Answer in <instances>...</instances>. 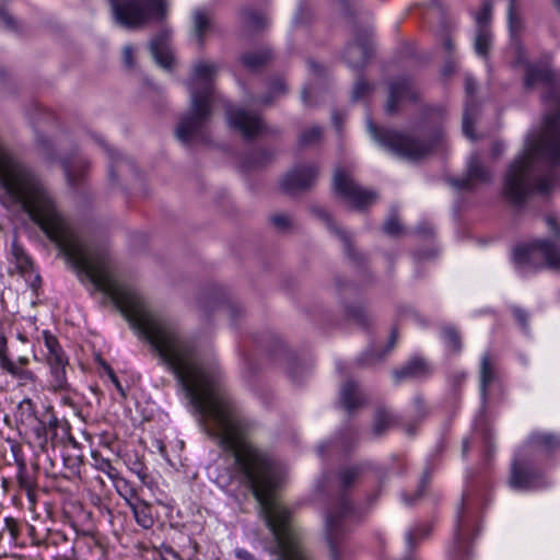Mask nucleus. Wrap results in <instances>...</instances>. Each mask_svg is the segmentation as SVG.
<instances>
[{
	"label": "nucleus",
	"mask_w": 560,
	"mask_h": 560,
	"mask_svg": "<svg viewBox=\"0 0 560 560\" xmlns=\"http://www.w3.org/2000/svg\"><path fill=\"white\" fill-rule=\"evenodd\" d=\"M537 83H542L548 89L544 95L547 106L545 128L540 135L528 139L523 154L510 164L504 175L503 195L514 206L525 203L534 191H549L550 177L537 174L540 162L560 164V91L555 73L548 66H527L526 88H533Z\"/></svg>",
	"instance_id": "obj_1"
},
{
	"label": "nucleus",
	"mask_w": 560,
	"mask_h": 560,
	"mask_svg": "<svg viewBox=\"0 0 560 560\" xmlns=\"http://www.w3.org/2000/svg\"><path fill=\"white\" fill-rule=\"evenodd\" d=\"M243 480L259 503L260 514L271 530L276 546L272 553L277 560H310L291 524V513L282 505L276 491L281 487L285 474H242Z\"/></svg>",
	"instance_id": "obj_2"
},
{
	"label": "nucleus",
	"mask_w": 560,
	"mask_h": 560,
	"mask_svg": "<svg viewBox=\"0 0 560 560\" xmlns=\"http://www.w3.org/2000/svg\"><path fill=\"white\" fill-rule=\"evenodd\" d=\"M436 120L429 130L423 127L424 137L419 138L408 132L380 128L369 118L368 130L373 139L397 156L409 162H419L427 159L431 152L442 143L444 130L441 124L442 112H435Z\"/></svg>",
	"instance_id": "obj_3"
},
{
	"label": "nucleus",
	"mask_w": 560,
	"mask_h": 560,
	"mask_svg": "<svg viewBox=\"0 0 560 560\" xmlns=\"http://www.w3.org/2000/svg\"><path fill=\"white\" fill-rule=\"evenodd\" d=\"M113 20L127 30H139L166 15L165 0H108Z\"/></svg>",
	"instance_id": "obj_4"
},
{
	"label": "nucleus",
	"mask_w": 560,
	"mask_h": 560,
	"mask_svg": "<svg viewBox=\"0 0 560 560\" xmlns=\"http://www.w3.org/2000/svg\"><path fill=\"white\" fill-rule=\"evenodd\" d=\"M211 103L205 95L192 93L189 110L179 118L175 128L176 137L182 142L189 144L195 140L207 139L206 127L212 114Z\"/></svg>",
	"instance_id": "obj_5"
},
{
	"label": "nucleus",
	"mask_w": 560,
	"mask_h": 560,
	"mask_svg": "<svg viewBox=\"0 0 560 560\" xmlns=\"http://www.w3.org/2000/svg\"><path fill=\"white\" fill-rule=\"evenodd\" d=\"M332 188L337 196L357 210H364L377 199V194L374 190L362 187L353 178L351 172L343 167L335 170Z\"/></svg>",
	"instance_id": "obj_6"
},
{
	"label": "nucleus",
	"mask_w": 560,
	"mask_h": 560,
	"mask_svg": "<svg viewBox=\"0 0 560 560\" xmlns=\"http://www.w3.org/2000/svg\"><path fill=\"white\" fill-rule=\"evenodd\" d=\"M332 188L337 196L357 210H364L377 199V194L374 190L362 187L353 178L351 172L343 167L335 170Z\"/></svg>",
	"instance_id": "obj_7"
},
{
	"label": "nucleus",
	"mask_w": 560,
	"mask_h": 560,
	"mask_svg": "<svg viewBox=\"0 0 560 560\" xmlns=\"http://www.w3.org/2000/svg\"><path fill=\"white\" fill-rule=\"evenodd\" d=\"M45 347L47 348L46 360L51 371V388L55 392L69 390L70 385L66 376L68 359L65 355L57 338L49 331H43Z\"/></svg>",
	"instance_id": "obj_8"
},
{
	"label": "nucleus",
	"mask_w": 560,
	"mask_h": 560,
	"mask_svg": "<svg viewBox=\"0 0 560 560\" xmlns=\"http://www.w3.org/2000/svg\"><path fill=\"white\" fill-rule=\"evenodd\" d=\"M537 252L544 255L549 268L560 271V248L555 241L538 240L517 246L514 250V262L517 266L530 264Z\"/></svg>",
	"instance_id": "obj_9"
},
{
	"label": "nucleus",
	"mask_w": 560,
	"mask_h": 560,
	"mask_svg": "<svg viewBox=\"0 0 560 560\" xmlns=\"http://www.w3.org/2000/svg\"><path fill=\"white\" fill-rule=\"evenodd\" d=\"M229 124L238 130L243 138L253 140L262 133H276L277 130L269 129L259 115L244 108L226 106Z\"/></svg>",
	"instance_id": "obj_10"
},
{
	"label": "nucleus",
	"mask_w": 560,
	"mask_h": 560,
	"mask_svg": "<svg viewBox=\"0 0 560 560\" xmlns=\"http://www.w3.org/2000/svg\"><path fill=\"white\" fill-rule=\"evenodd\" d=\"M352 510L350 500L341 497L338 511L329 512L326 520V539L330 549L331 560H339V548L345 536V528L341 520Z\"/></svg>",
	"instance_id": "obj_11"
},
{
	"label": "nucleus",
	"mask_w": 560,
	"mask_h": 560,
	"mask_svg": "<svg viewBox=\"0 0 560 560\" xmlns=\"http://www.w3.org/2000/svg\"><path fill=\"white\" fill-rule=\"evenodd\" d=\"M491 171L483 164L480 154L476 152L468 159L465 176L454 178L451 183L459 190L471 191L480 185L491 183Z\"/></svg>",
	"instance_id": "obj_12"
},
{
	"label": "nucleus",
	"mask_w": 560,
	"mask_h": 560,
	"mask_svg": "<svg viewBox=\"0 0 560 560\" xmlns=\"http://www.w3.org/2000/svg\"><path fill=\"white\" fill-rule=\"evenodd\" d=\"M318 166L314 163L295 166L281 180V188L290 194L311 188L317 178Z\"/></svg>",
	"instance_id": "obj_13"
},
{
	"label": "nucleus",
	"mask_w": 560,
	"mask_h": 560,
	"mask_svg": "<svg viewBox=\"0 0 560 560\" xmlns=\"http://www.w3.org/2000/svg\"><path fill=\"white\" fill-rule=\"evenodd\" d=\"M312 212L322 221H324L327 228L339 237L342 242L347 256L355 264L362 265L365 261L364 255L355 247L351 235L338 226L334 220L331 214L324 208L319 206L312 207Z\"/></svg>",
	"instance_id": "obj_14"
},
{
	"label": "nucleus",
	"mask_w": 560,
	"mask_h": 560,
	"mask_svg": "<svg viewBox=\"0 0 560 560\" xmlns=\"http://www.w3.org/2000/svg\"><path fill=\"white\" fill-rule=\"evenodd\" d=\"M419 97V91L409 79H398L392 81L388 85V97L385 105V112L394 115L398 106L404 101L416 102Z\"/></svg>",
	"instance_id": "obj_15"
},
{
	"label": "nucleus",
	"mask_w": 560,
	"mask_h": 560,
	"mask_svg": "<svg viewBox=\"0 0 560 560\" xmlns=\"http://www.w3.org/2000/svg\"><path fill=\"white\" fill-rule=\"evenodd\" d=\"M218 72L214 63L198 62L194 68V77L190 83V96L194 92L205 95L207 101H213V81Z\"/></svg>",
	"instance_id": "obj_16"
},
{
	"label": "nucleus",
	"mask_w": 560,
	"mask_h": 560,
	"mask_svg": "<svg viewBox=\"0 0 560 560\" xmlns=\"http://www.w3.org/2000/svg\"><path fill=\"white\" fill-rule=\"evenodd\" d=\"M372 54L370 33L368 30H358L355 40L349 44L345 50V59L352 68L363 67Z\"/></svg>",
	"instance_id": "obj_17"
},
{
	"label": "nucleus",
	"mask_w": 560,
	"mask_h": 560,
	"mask_svg": "<svg viewBox=\"0 0 560 560\" xmlns=\"http://www.w3.org/2000/svg\"><path fill=\"white\" fill-rule=\"evenodd\" d=\"M510 485L515 489L527 490L542 486V475L534 469L526 468L514 462L512 465V474Z\"/></svg>",
	"instance_id": "obj_18"
},
{
	"label": "nucleus",
	"mask_w": 560,
	"mask_h": 560,
	"mask_svg": "<svg viewBox=\"0 0 560 560\" xmlns=\"http://www.w3.org/2000/svg\"><path fill=\"white\" fill-rule=\"evenodd\" d=\"M465 90L468 96L466 101L464 115H463V132L466 137L471 140H476L477 137L474 133V124L478 113V105L474 100V94L476 92V84L471 78H466L465 81Z\"/></svg>",
	"instance_id": "obj_19"
},
{
	"label": "nucleus",
	"mask_w": 560,
	"mask_h": 560,
	"mask_svg": "<svg viewBox=\"0 0 560 560\" xmlns=\"http://www.w3.org/2000/svg\"><path fill=\"white\" fill-rule=\"evenodd\" d=\"M170 34L162 31L150 42V50L155 61L164 69L170 70L173 63V56L168 49Z\"/></svg>",
	"instance_id": "obj_20"
},
{
	"label": "nucleus",
	"mask_w": 560,
	"mask_h": 560,
	"mask_svg": "<svg viewBox=\"0 0 560 560\" xmlns=\"http://www.w3.org/2000/svg\"><path fill=\"white\" fill-rule=\"evenodd\" d=\"M241 16L243 33L248 36L267 27V18L261 11L245 8L241 11Z\"/></svg>",
	"instance_id": "obj_21"
},
{
	"label": "nucleus",
	"mask_w": 560,
	"mask_h": 560,
	"mask_svg": "<svg viewBox=\"0 0 560 560\" xmlns=\"http://www.w3.org/2000/svg\"><path fill=\"white\" fill-rule=\"evenodd\" d=\"M340 401L342 407L352 413L355 409L360 408L365 404L362 394L359 390V386L353 381L346 382L340 392Z\"/></svg>",
	"instance_id": "obj_22"
},
{
	"label": "nucleus",
	"mask_w": 560,
	"mask_h": 560,
	"mask_svg": "<svg viewBox=\"0 0 560 560\" xmlns=\"http://www.w3.org/2000/svg\"><path fill=\"white\" fill-rule=\"evenodd\" d=\"M429 368L424 360L416 358L410 360L406 365L394 372L396 381L406 378L422 377L429 374Z\"/></svg>",
	"instance_id": "obj_23"
},
{
	"label": "nucleus",
	"mask_w": 560,
	"mask_h": 560,
	"mask_svg": "<svg viewBox=\"0 0 560 560\" xmlns=\"http://www.w3.org/2000/svg\"><path fill=\"white\" fill-rule=\"evenodd\" d=\"M398 425L397 417L385 407H377L373 418V432L380 436L390 428Z\"/></svg>",
	"instance_id": "obj_24"
},
{
	"label": "nucleus",
	"mask_w": 560,
	"mask_h": 560,
	"mask_svg": "<svg viewBox=\"0 0 560 560\" xmlns=\"http://www.w3.org/2000/svg\"><path fill=\"white\" fill-rule=\"evenodd\" d=\"M272 59L269 49L264 48L258 51H248L241 56V61L247 69L255 71L267 65Z\"/></svg>",
	"instance_id": "obj_25"
},
{
	"label": "nucleus",
	"mask_w": 560,
	"mask_h": 560,
	"mask_svg": "<svg viewBox=\"0 0 560 560\" xmlns=\"http://www.w3.org/2000/svg\"><path fill=\"white\" fill-rule=\"evenodd\" d=\"M37 419L35 407L33 401L30 398L22 400L16 410V420L19 429H28V425L33 424V422Z\"/></svg>",
	"instance_id": "obj_26"
},
{
	"label": "nucleus",
	"mask_w": 560,
	"mask_h": 560,
	"mask_svg": "<svg viewBox=\"0 0 560 560\" xmlns=\"http://www.w3.org/2000/svg\"><path fill=\"white\" fill-rule=\"evenodd\" d=\"M212 19L210 14L205 11L198 10L194 14L195 34L200 46H203L205 37L208 31L211 30Z\"/></svg>",
	"instance_id": "obj_27"
},
{
	"label": "nucleus",
	"mask_w": 560,
	"mask_h": 560,
	"mask_svg": "<svg viewBox=\"0 0 560 560\" xmlns=\"http://www.w3.org/2000/svg\"><path fill=\"white\" fill-rule=\"evenodd\" d=\"M528 443L533 446H541L549 452L560 448V438L550 433H534L529 436Z\"/></svg>",
	"instance_id": "obj_28"
},
{
	"label": "nucleus",
	"mask_w": 560,
	"mask_h": 560,
	"mask_svg": "<svg viewBox=\"0 0 560 560\" xmlns=\"http://www.w3.org/2000/svg\"><path fill=\"white\" fill-rule=\"evenodd\" d=\"M34 438V443L42 450L46 451L49 434L47 433V427L45 419H36L33 424L28 425Z\"/></svg>",
	"instance_id": "obj_29"
},
{
	"label": "nucleus",
	"mask_w": 560,
	"mask_h": 560,
	"mask_svg": "<svg viewBox=\"0 0 560 560\" xmlns=\"http://www.w3.org/2000/svg\"><path fill=\"white\" fill-rule=\"evenodd\" d=\"M493 380L494 369L490 362L489 357L485 355L481 359L480 364V390L485 399L487 398L488 386L492 383Z\"/></svg>",
	"instance_id": "obj_30"
},
{
	"label": "nucleus",
	"mask_w": 560,
	"mask_h": 560,
	"mask_svg": "<svg viewBox=\"0 0 560 560\" xmlns=\"http://www.w3.org/2000/svg\"><path fill=\"white\" fill-rule=\"evenodd\" d=\"M491 46V32L490 27H477V35L475 39V50L478 55L486 57Z\"/></svg>",
	"instance_id": "obj_31"
},
{
	"label": "nucleus",
	"mask_w": 560,
	"mask_h": 560,
	"mask_svg": "<svg viewBox=\"0 0 560 560\" xmlns=\"http://www.w3.org/2000/svg\"><path fill=\"white\" fill-rule=\"evenodd\" d=\"M132 512L139 525L143 528H150L153 525V518L150 514V508L145 503L132 504Z\"/></svg>",
	"instance_id": "obj_32"
},
{
	"label": "nucleus",
	"mask_w": 560,
	"mask_h": 560,
	"mask_svg": "<svg viewBox=\"0 0 560 560\" xmlns=\"http://www.w3.org/2000/svg\"><path fill=\"white\" fill-rule=\"evenodd\" d=\"M322 139V129L317 126L304 129L299 137L300 147H312Z\"/></svg>",
	"instance_id": "obj_33"
},
{
	"label": "nucleus",
	"mask_w": 560,
	"mask_h": 560,
	"mask_svg": "<svg viewBox=\"0 0 560 560\" xmlns=\"http://www.w3.org/2000/svg\"><path fill=\"white\" fill-rule=\"evenodd\" d=\"M360 474H361V469L357 466L345 467V468L340 469L339 481H340L341 488L343 490H347L348 488L352 487L354 485V482L358 480Z\"/></svg>",
	"instance_id": "obj_34"
},
{
	"label": "nucleus",
	"mask_w": 560,
	"mask_h": 560,
	"mask_svg": "<svg viewBox=\"0 0 560 560\" xmlns=\"http://www.w3.org/2000/svg\"><path fill=\"white\" fill-rule=\"evenodd\" d=\"M287 93V85L283 79L276 78L270 82V92L262 98L265 105H270L275 97L284 95Z\"/></svg>",
	"instance_id": "obj_35"
},
{
	"label": "nucleus",
	"mask_w": 560,
	"mask_h": 560,
	"mask_svg": "<svg viewBox=\"0 0 560 560\" xmlns=\"http://www.w3.org/2000/svg\"><path fill=\"white\" fill-rule=\"evenodd\" d=\"M443 336L453 352L460 351L462 338L455 327H453V326L443 327Z\"/></svg>",
	"instance_id": "obj_36"
},
{
	"label": "nucleus",
	"mask_w": 560,
	"mask_h": 560,
	"mask_svg": "<svg viewBox=\"0 0 560 560\" xmlns=\"http://www.w3.org/2000/svg\"><path fill=\"white\" fill-rule=\"evenodd\" d=\"M346 311L348 317L353 319L357 324L364 327L370 325V316L362 306H349Z\"/></svg>",
	"instance_id": "obj_37"
},
{
	"label": "nucleus",
	"mask_w": 560,
	"mask_h": 560,
	"mask_svg": "<svg viewBox=\"0 0 560 560\" xmlns=\"http://www.w3.org/2000/svg\"><path fill=\"white\" fill-rule=\"evenodd\" d=\"M491 16L492 2L491 0H483L481 11L476 16L478 27H490Z\"/></svg>",
	"instance_id": "obj_38"
},
{
	"label": "nucleus",
	"mask_w": 560,
	"mask_h": 560,
	"mask_svg": "<svg viewBox=\"0 0 560 560\" xmlns=\"http://www.w3.org/2000/svg\"><path fill=\"white\" fill-rule=\"evenodd\" d=\"M2 369L12 374L13 376L20 378L24 383L27 381H34L32 372L25 370L22 366L16 365L13 361H10L9 364H5Z\"/></svg>",
	"instance_id": "obj_39"
},
{
	"label": "nucleus",
	"mask_w": 560,
	"mask_h": 560,
	"mask_svg": "<svg viewBox=\"0 0 560 560\" xmlns=\"http://www.w3.org/2000/svg\"><path fill=\"white\" fill-rule=\"evenodd\" d=\"M270 222L280 232H285L293 226V221L289 214L276 213L270 217Z\"/></svg>",
	"instance_id": "obj_40"
},
{
	"label": "nucleus",
	"mask_w": 560,
	"mask_h": 560,
	"mask_svg": "<svg viewBox=\"0 0 560 560\" xmlns=\"http://www.w3.org/2000/svg\"><path fill=\"white\" fill-rule=\"evenodd\" d=\"M384 232L389 236H400L404 232V228L399 222L396 214L390 215L384 223Z\"/></svg>",
	"instance_id": "obj_41"
},
{
	"label": "nucleus",
	"mask_w": 560,
	"mask_h": 560,
	"mask_svg": "<svg viewBox=\"0 0 560 560\" xmlns=\"http://www.w3.org/2000/svg\"><path fill=\"white\" fill-rule=\"evenodd\" d=\"M373 90V85L366 82L364 79L360 78L353 88L352 91V100L359 101L364 96L369 95Z\"/></svg>",
	"instance_id": "obj_42"
},
{
	"label": "nucleus",
	"mask_w": 560,
	"mask_h": 560,
	"mask_svg": "<svg viewBox=\"0 0 560 560\" xmlns=\"http://www.w3.org/2000/svg\"><path fill=\"white\" fill-rule=\"evenodd\" d=\"M63 170H65V173H66L69 184L71 186L79 185V183L83 176V165H80L77 171L68 162H63Z\"/></svg>",
	"instance_id": "obj_43"
},
{
	"label": "nucleus",
	"mask_w": 560,
	"mask_h": 560,
	"mask_svg": "<svg viewBox=\"0 0 560 560\" xmlns=\"http://www.w3.org/2000/svg\"><path fill=\"white\" fill-rule=\"evenodd\" d=\"M12 253L16 258V262L21 269H26L30 266V258L24 254L22 247H20L16 243L12 244Z\"/></svg>",
	"instance_id": "obj_44"
},
{
	"label": "nucleus",
	"mask_w": 560,
	"mask_h": 560,
	"mask_svg": "<svg viewBox=\"0 0 560 560\" xmlns=\"http://www.w3.org/2000/svg\"><path fill=\"white\" fill-rule=\"evenodd\" d=\"M43 419H45L47 433L50 434V439H54L57 435V428L59 424L58 419L55 415L47 412L44 415Z\"/></svg>",
	"instance_id": "obj_45"
},
{
	"label": "nucleus",
	"mask_w": 560,
	"mask_h": 560,
	"mask_svg": "<svg viewBox=\"0 0 560 560\" xmlns=\"http://www.w3.org/2000/svg\"><path fill=\"white\" fill-rule=\"evenodd\" d=\"M428 483H429V475L428 474H424V476L422 477L421 481H420V485H419V489L417 490V493L415 494V497L412 498H409V497H405V501L409 504L416 502L419 498H421L423 495V493L425 492V489L428 487Z\"/></svg>",
	"instance_id": "obj_46"
},
{
	"label": "nucleus",
	"mask_w": 560,
	"mask_h": 560,
	"mask_svg": "<svg viewBox=\"0 0 560 560\" xmlns=\"http://www.w3.org/2000/svg\"><path fill=\"white\" fill-rule=\"evenodd\" d=\"M313 20V13L310 9L301 8L294 19L296 25H306Z\"/></svg>",
	"instance_id": "obj_47"
},
{
	"label": "nucleus",
	"mask_w": 560,
	"mask_h": 560,
	"mask_svg": "<svg viewBox=\"0 0 560 560\" xmlns=\"http://www.w3.org/2000/svg\"><path fill=\"white\" fill-rule=\"evenodd\" d=\"M98 468L106 472L112 479H115L118 475L116 468L112 465L108 459H102L100 462Z\"/></svg>",
	"instance_id": "obj_48"
},
{
	"label": "nucleus",
	"mask_w": 560,
	"mask_h": 560,
	"mask_svg": "<svg viewBox=\"0 0 560 560\" xmlns=\"http://www.w3.org/2000/svg\"><path fill=\"white\" fill-rule=\"evenodd\" d=\"M5 528L10 533L12 539H16L20 533L18 522L14 518H5Z\"/></svg>",
	"instance_id": "obj_49"
},
{
	"label": "nucleus",
	"mask_w": 560,
	"mask_h": 560,
	"mask_svg": "<svg viewBox=\"0 0 560 560\" xmlns=\"http://www.w3.org/2000/svg\"><path fill=\"white\" fill-rule=\"evenodd\" d=\"M509 26L511 33L514 35L521 27V21L516 15L515 8H513V18H511V5H509Z\"/></svg>",
	"instance_id": "obj_50"
},
{
	"label": "nucleus",
	"mask_w": 560,
	"mask_h": 560,
	"mask_svg": "<svg viewBox=\"0 0 560 560\" xmlns=\"http://www.w3.org/2000/svg\"><path fill=\"white\" fill-rule=\"evenodd\" d=\"M11 360L7 357V338L0 336V366L3 368L9 364Z\"/></svg>",
	"instance_id": "obj_51"
},
{
	"label": "nucleus",
	"mask_w": 560,
	"mask_h": 560,
	"mask_svg": "<svg viewBox=\"0 0 560 560\" xmlns=\"http://www.w3.org/2000/svg\"><path fill=\"white\" fill-rule=\"evenodd\" d=\"M0 18L2 19L4 25L10 30L16 28V21L12 15H10L4 9L0 8Z\"/></svg>",
	"instance_id": "obj_52"
},
{
	"label": "nucleus",
	"mask_w": 560,
	"mask_h": 560,
	"mask_svg": "<svg viewBox=\"0 0 560 560\" xmlns=\"http://www.w3.org/2000/svg\"><path fill=\"white\" fill-rule=\"evenodd\" d=\"M38 145H39V149L42 150V152L47 156V159H52V154H51V150H52V147H51V142L46 139V138H38Z\"/></svg>",
	"instance_id": "obj_53"
},
{
	"label": "nucleus",
	"mask_w": 560,
	"mask_h": 560,
	"mask_svg": "<svg viewBox=\"0 0 560 560\" xmlns=\"http://www.w3.org/2000/svg\"><path fill=\"white\" fill-rule=\"evenodd\" d=\"M162 560H182L180 557L171 548L163 547V551L161 553Z\"/></svg>",
	"instance_id": "obj_54"
},
{
	"label": "nucleus",
	"mask_w": 560,
	"mask_h": 560,
	"mask_svg": "<svg viewBox=\"0 0 560 560\" xmlns=\"http://www.w3.org/2000/svg\"><path fill=\"white\" fill-rule=\"evenodd\" d=\"M514 316L523 328L527 327V314L525 311L521 308H515Z\"/></svg>",
	"instance_id": "obj_55"
},
{
	"label": "nucleus",
	"mask_w": 560,
	"mask_h": 560,
	"mask_svg": "<svg viewBox=\"0 0 560 560\" xmlns=\"http://www.w3.org/2000/svg\"><path fill=\"white\" fill-rule=\"evenodd\" d=\"M124 60H125V63L129 67V68H132L133 65H135V60H133V51H132V48L129 47V46H126L124 48Z\"/></svg>",
	"instance_id": "obj_56"
},
{
	"label": "nucleus",
	"mask_w": 560,
	"mask_h": 560,
	"mask_svg": "<svg viewBox=\"0 0 560 560\" xmlns=\"http://www.w3.org/2000/svg\"><path fill=\"white\" fill-rule=\"evenodd\" d=\"M547 223L549 228L551 229L552 233L557 238H560V226L558 225L556 218L549 215L547 217Z\"/></svg>",
	"instance_id": "obj_57"
},
{
	"label": "nucleus",
	"mask_w": 560,
	"mask_h": 560,
	"mask_svg": "<svg viewBox=\"0 0 560 560\" xmlns=\"http://www.w3.org/2000/svg\"><path fill=\"white\" fill-rule=\"evenodd\" d=\"M503 150H504L503 143H501L499 141L493 142L492 147H491V154H492L493 159L500 158Z\"/></svg>",
	"instance_id": "obj_58"
},
{
	"label": "nucleus",
	"mask_w": 560,
	"mask_h": 560,
	"mask_svg": "<svg viewBox=\"0 0 560 560\" xmlns=\"http://www.w3.org/2000/svg\"><path fill=\"white\" fill-rule=\"evenodd\" d=\"M101 363H102L103 368L105 369V371L107 372L110 380L113 381V383L116 385L117 388L120 389V384H119L118 378H117L115 372L113 371V369L103 361Z\"/></svg>",
	"instance_id": "obj_59"
},
{
	"label": "nucleus",
	"mask_w": 560,
	"mask_h": 560,
	"mask_svg": "<svg viewBox=\"0 0 560 560\" xmlns=\"http://www.w3.org/2000/svg\"><path fill=\"white\" fill-rule=\"evenodd\" d=\"M19 485L23 490H25L27 492H31L33 490L32 482L26 477H24L22 474L19 476Z\"/></svg>",
	"instance_id": "obj_60"
},
{
	"label": "nucleus",
	"mask_w": 560,
	"mask_h": 560,
	"mask_svg": "<svg viewBox=\"0 0 560 560\" xmlns=\"http://www.w3.org/2000/svg\"><path fill=\"white\" fill-rule=\"evenodd\" d=\"M332 121H334V124H335L336 128H337L338 130H340V129H341V127H342V122H343V116H342L340 113L335 112V113L332 114Z\"/></svg>",
	"instance_id": "obj_61"
},
{
	"label": "nucleus",
	"mask_w": 560,
	"mask_h": 560,
	"mask_svg": "<svg viewBox=\"0 0 560 560\" xmlns=\"http://www.w3.org/2000/svg\"><path fill=\"white\" fill-rule=\"evenodd\" d=\"M443 46L447 52L452 54L454 51V44L448 35H445Z\"/></svg>",
	"instance_id": "obj_62"
},
{
	"label": "nucleus",
	"mask_w": 560,
	"mask_h": 560,
	"mask_svg": "<svg viewBox=\"0 0 560 560\" xmlns=\"http://www.w3.org/2000/svg\"><path fill=\"white\" fill-rule=\"evenodd\" d=\"M236 557L241 560H254L253 556L243 549L236 550Z\"/></svg>",
	"instance_id": "obj_63"
},
{
	"label": "nucleus",
	"mask_w": 560,
	"mask_h": 560,
	"mask_svg": "<svg viewBox=\"0 0 560 560\" xmlns=\"http://www.w3.org/2000/svg\"><path fill=\"white\" fill-rule=\"evenodd\" d=\"M256 155L259 159V162L257 164H262L271 159V155L265 151H259L258 153H256Z\"/></svg>",
	"instance_id": "obj_64"
}]
</instances>
